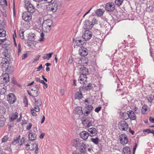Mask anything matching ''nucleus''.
Segmentation results:
<instances>
[{"label": "nucleus", "instance_id": "9", "mask_svg": "<svg viewBox=\"0 0 154 154\" xmlns=\"http://www.w3.org/2000/svg\"><path fill=\"white\" fill-rule=\"evenodd\" d=\"M7 99L8 103L10 104L14 103L16 100L14 94L12 93H10L8 95Z\"/></svg>", "mask_w": 154, "mask_h": 154}, {"label": "nucleus", "instance_id": "5", "mask_svg": "<svg viewBox=\"0 0 154 154\" xmlns=\"http://www.w3.org/2000/svg\"><path fill=\"white\" fill-rule=\"evenodd\" d=\"M25 7L28 12L31 13H34L35 11V7L29 2L25 3Z\"/></svg>", "mask_w": 154, "mask_h": 154}, {"label": "nucleus", "instance_id": "23", "mask_svg": "<svg viewBox=\"0 0 154 154\" xmlns=\"http://www.w3.org/2000/svg\"><path fill=\"white\" fill-rule=\"evenodd\" d=\"M83 109L81 106H78L75 108V109L74 112L77 114H83Z\"/></svg>", "mask_w": 154, "mask_h": 154}, {"label": "nucleus", "instance_id": "55", "mask_svg": "<svg viewBox=\"0 0 154 154\" xmlns=\"http://www.w3.org/2000/svg\"><path fill=\"white\" fill-rule=\"evenodd\" d=\"M41 55H38L37 56H36L35 59H33V62H35L37 61L38 60L39 58L40 57Z\"/></svg>", "mask_w": 154, "mask_h": 154}, {"label": "nucleus", "instance_id": "44", "mask_svg": "<svg viewBox=\"0 0 154 154\" xmlns=\"http://www.w3.org/2000/svg\"><path fill=\"white\" fill-rule=\"evenodd\" d=\"M83 42L81 40H79L75 41L76 45L78 46H81L83 44Z\"/></svg>", "mask_w": 154, "mask_h": 154}, {"label": "nucleus", "instance_id": "2", "mask_svg": "<svg viewBox=\"0 0 154 154\" xmlns=\"http://www.w3.org/2000/svg\"><path fill=\"white\" fill-rule=\"evenodd\" d=\"M62 5V2L59 0H55L52 3L48 9V10L53 12H56L58 8H60Z\"/></svg>", "mask_w": 154, "mask_h": 154}, {"label": "nucleus", "instance_id": "54", "mask_svg": "<svg viewBox=\"0 0 154 154\" xmlns=\"http://www.w3.org/2000/svg\"><path fill=\"white\" fill-rule=\"evenodd\" d=\"M33 109V108L31 109V112L32 115L34 116H37L36 113L34 112Z\"/></svg>", "mask_w": 154, "mask_h": 154}, {"label": "nucleus", "instance_id": "32", "mask_svg": "<svg viewBox=\"0 0 154 154\" xmlns=\"http://www.w3.org/2000/svg\"><path fill=\"white\" fill-rule=\"evenodd\" d=\"M148 106L145 105H144L141 109V112L143 114H145L148 112Z\"/></svg>", "mask_w": 154, "mask_h": 154}, {"label": "nucleus", "instance_id": "57", "mask_svg": "<svg viewBox=\"0 0 154 154\" xmlns=\"http://www.w3.org/2000/svg\"><path fill=\"white\" fill-rule=\"evenodd\" d=\"M0 2L1 3L2 2L3 5L7 6V4L6 0H0Z\"/></svg>", "mask_w": 154, "mask_h": 154}, {"label": "nucleus", "instance_id": "13", "mask_svg": "<svg viewBox=\"0 0 154 154\" xmlns=\"http://www.w3.org/2000/svg\"><path fill=\"white\" fill-rule=\"evenodd\" d=\"M79 53L80 56L85 57L88 54V51L86 48L81 47L79 49Z\"/></svg>", "mask_w": 154, "mask_h": 154}, {"label": "nucleus", "instance_id": "36", "mask_svg": "<svg viewBox=\"0 0 154 154\" xmlns=\"http://www.w3.org/2000/svg\"><path fill=\"white\" fill-rule=\"evenodd\" d=\"M53 54V52H51L49 54H46L43 57V58L44 59H47V60H49Z\"/></svg>", "mask_w": 154, "mask_h": 154}, {"label": "nucleus", "instance_id": "1", "mask_svg": "<svg viewBox=\"0 0 154 154\" xmlns=\"http://www.w3.org/2000/svg\"><path fill=\"white\" fill-rule=\"evenodd\" d=\"M79 69L81 73L79 79V81L81 84H85L87 81L86 75L88 74V70L83 66L81 65H80Z\"/></svg>", "mask_w": 154, "mask_h": 154}, {"label": "nucleus", "instance_id": "31", "mask_svg": "<svg viewBox=\"0 0 154 154\" xmlns=\"http://www.w3.org/2000/svg\"><path fill=\"white\" fill-rule=\"evenodd\" d=\"M4 77L3 79V82H8L9 81V75L8 73H5L4 75Z\"/></svg>", "mask_w": 154, "mask_h": 154}, {"label": "nucleus", "instance_id": "33", "mask_svg": "<svg viewBox=\"0 0 154 154\" xmlns=\"http://www.w3.org/2000/svg\"><path fill=\"white\" fill-rule=\"evenodd\" d=\"M123 153L124 154H130L131 150L129 147H125L123 148Z\"/></svg>", "mask_w": 154, "mask_h": 154}, {"label": "nucleus", "instance_id": "35", "mask_svg": "<svg viewBox=\"0 0 154 154\" xmlns=\"http://www.w3.org/2000/svg\"><path fill=\"white\" fill-rule=\"evenodd\" d=\"M6 87L2 85V86H0V94H3L5 93L6 91Z\"/></svg>", "mask_w": 154, "mask_h": 154}, {"label": "nucleus", "instance_id": "56", "mask_svg": "<svg viewBox=\"0 0 154 154\" xmlns=\"http://www.w3.org/2000/svg\"><path fill=\"white\" fill-rule=\"evenodd\" d=\"M101 106H99L96 107L95 109V111L96 112H98L101 110Z\"/></svg>", "mask_w": 154, "mask_h": 154}, {"label": "nucleus", "instance_id": "17", "mask_svg": "<svg viewBox=\"0 0 154 154\" xmlns=\"http://www.w3.org/2000/svg\"><path fill=\"white\" fill-rule=\"evenodd\" d=\"M18 114L17 112H12L9 116V120L11 122H12L16 119L18 116Z\"/></svg>", "mask_w": 154, "mask_h": 154}, {"label": "nucleus", "instance_id": "8", "mask_svg": "<svg viewBox=\"0 0 154 154\" xmlns=\"http://www.w3.org/2000/svg\"><path fill=\"white\" fill-rule=\"evenodd\" d=\"M31 13L28 11H24L22 14L23 19L26 21H29L32 19Z\"/></svg>", "mask_w": 154, "mask_h": 154}, {"label": "nucleus", "instance_id": "60", "mask_svg": "<svg viewBox=\"0 0 154 154\" xmlns=\"http://www.w3.org/2000/svg\"><path fill=\"white\" fill-rule=\"evenodd\" d=\"M28 57V54H27L26 53L24 54H23L22 57V59L24 60L25 58H26Z\"/></svg>", "mask_w": 154, "mask_h": 154}, {"label": "nucleus", "instance_id": "52", "mask_svg": "<svg viewBox=\"0 0 154 154\" xmlns=\"http://www.w3.org/2000/svg\"><path fill=\"white\" fill-rule=\"evenodd\" d=\"M20 35V38L22 39H23L24 38V32L22 31H20L19 32Z\"/></svg>", "mask_w": 154, "mask_h": 154}, {"label": "nucleus", "instance_id": "16", "mask_svg": "<svg viewBox=\"0 0 154 154\" xmlns=\"http://www.w3.org/2000/svg\"><path fill=\"white\" fill-rule=\"evenodd\" d=\"M88 134L89 136L91 137H93L95 136L97 134V131L95 128H91L88 129Z\"/></svg>", "mask_w": 154, "mask_h": 154}, {"label": "nucleus", "instance_id": "7", "mask_svg": "<svg viewBox=\"0 0 154 154\" xmlns=\"http://www.w3.org/2000/svg\"><path fill=\"white\" fill-rule=\"evenodd\" d=\"M92 32L88 30H86L85 31L84 33L82 35V38L85 41H88L91 39L92 37Z\"/></svg>", "mask_w": 154, "mask_h": 154}, {"label": "nucleus", "instance_id": "34", "mask_svg": "<svg viewBox=\"0 0 154 154\" xmlns=\"http://www.w3.org/2000/svg\"><path fill=\"white\" fill-rule=\"evenodd\" d=\"M45 2H38V4L37 5V7L38 8H41L44 9L45 8Z\"/></svg>", "mask_w": 154, "mask_h": 154}, {"label": "nucleus", "instance_id": "21", "mask_svg": "<svg viewBox=\"0 0 154 154\" xmlns=\"http://www.w3.org/2000/svg\"><path fill=\"white\" fill-rule=\"evenodd\" d=\"M128 118H130L131 120H134L136 119V116L135 113L131 110L128 111Z\"/></svg>", "mask_w": 154, "mask_h": 154}, {"label": "nucleus", "instance_id": "40", "mask_svg": "<svg viewBox=\"0 0 154 154\" xmlns=\"http://www.w3.org/2000/svg\"><path fill=\"white\" fill-rule=\"evenodd\" d=\"M6 32L3 29H0V37H4L5 36Z\"/></svg>", "mask_w": 154, "mask_h": 154}, {"label": "nucleus", "instance_id": "4", "mask_svg": "<svg viewBox=\"0 0 154 154\" xmlns=\"http://www.w3.org/2000/svg\"><path fill=\"white\" fill-rule=\"evenodd\" d=\"M26 148L27 150H35V153L37 154L38 152V144L36 143L31 144L30 145L28 144L25 145Z\"/></svg>", "mask_w": 154, "mask_h": 154}, {"label": "nucleus", "instance_id": "24", "mask_svg": "<svg viewBox=\"0 0 154 154\" xmlns=\"http://www.w3.org/2000/svg\"><path fill=\"white\" fill-rule=\"evenodd\" d=\"M14 67L12 66H7L5 69L6 72L8 74H11L13 73L14 71Z\"/></svg>", "mask_w": 154, "mask_h": 154}, {"label": "nucleus", "instance_id": "59", "mask_svg": "<svg viewBox=\"0 0 154 154\" xmlns=\"http://www.w3.org/2000/svg\"><path fill=\"white\" fill-rule=\"evenodd\" d=\"M21 45H20L19 44L18 45V54L19 55V54L21 53Z\"/></svg>", "mask_w": 154, "mask_h": 154}, {"label": "nucleus", "instance_id": "39", "mask_svg": "<svg viewBox=\"0 0 154 154\" xmlns=\"http://www.w3.org/2000/svg\"><path fill=\"white\" fill-rule=\"evenodd\" d=\"M20 137V136H19L18 137L14 138V139L13 141L11 143L13 145H15L19 142V138Z\"/></svg>", "mask_w": 154, "mask_h": 154}, {"label": "nucleus", "instance_id": "46", "mask_svg": "<svg viewBox=\"0 0 154 154\" xmlns=\"http://www.w3.org/2000/svg\"><path fill=\"white\" fill-rule=\"evenodd\" d=\"M91 140L95 144H97L98 143V138L97 137L95 138H91Z\"/></svg>", "mask_w": 154, "mask_h": 154}, {"label": "nucleus", "instance_id": "29", "mask_svg": "<svg viewBox=\"0 0 154 154\" xmlns=\"http://www.w3.org/2000/svg\"><path fill=\"white\" fill-rule=\"evenodd\" d=\"M90 118V117H87L86 118H83L82 119V124L85 126L86 127L87 124L88 123L89 120V119Z\"/></svg>", "mask_w": 154, "mask_h": 154}, {"label": "nucleus", "instance_id": "20", "mask_svg": "<svg viewBox=\"0 0 154 154\" xmlns=\"http://www.w3.org/2000/svg\"><path fill=\"white\" fill-rule=\"evenodd\" d=\"M84 26L85 28L88 29H91L93 26L91 22L89 20H87L85 22L84 24Z\"/></svg>", "mask_w": 154, "mask_h": 154}, {"label": "nucleus", "instance_id": "26", "mask_svg": "<svg viewBox=\"0 0 154 154\" xmlns=\"http://www.w3.org/2000/svg\"><path fill=\"white\" fill-rule=\"evenodd\" d=\"M105 11L104 10L101 9H97L95 13L96 14L98 17H100L103 15Z\"/></svg>", "mask_w": 154, "mask_h": 154}, {"label": "nucleus", "instance_id": "11", "mask_svg": "<svg viewBox=\"0 0 154 154\" xmlns=\"http://www.w3.org/2000/svg\"><path fill=\"white\" fill-rule=\"evenodd\" d=\"M119 139L121 143L123 145L126 144L128 143V139L127 136L125 134L120 135Z\"/></svg>", "mask_w": 154, "mask_h": 154}, {"label": "nucleus", "instance_id": "50", "mask_svg": "<svg viewBox=\"0 0 154 154\" xmlns=\"http://www.w3.org/2000/svg\"><path fill=\"white\" fill-rule=\"evenodd\" d=\"M44 34L43 33V32H42L40 34V37L41 38L39 40V41L40 42H41L44 40Z\"/></svg>", "mask_w": 154, "mask_h": 154}, {"label": "nucleus", "instance_id": "47", "mask_svg": "<svg viewBox=\"0 0 154 154\" xmlns=\"http://www.w3.org/2000/svg\"><path fill=\"white\" fill-rule=\"evenodd\" d=\"M75 62L76 63H78L79 64H81L82 63V60L80 58L77 57L75 58Z\"/></svg>", "mask_w": 154, "mask_h": 154}, {"label": "nucleus", "instance_id": "25", "mask_svg": "<svg viewBox=\"0 0 154 154\" xmlns=\"http://www.w3.org/2000/svg\"><path fill=\"white\" fill-rule=\"evenodd\" d=\"M88 146V145L86 143H82L79 149L82 150V151L85 152V151H87Z\"/></svg>", "mask_w": 154, "mask_h": 154}, {"label": "nucleus", "instance_id": "28", "mask_svg": "<svg viewBox=\"0 0 154 154\" xmlns=\"http://www.w3.org/2000/svg\"><path fill=\"white\" fill-rule=\"evenodd\" d=\"M94 119L91 118L89 119V120L88 122V123L86 125V127H89L91 126H93L94 125Z\"/></svg>", "mask_w": 154, "mask_h": 154}, {"label": "nucleus", "instance_id": "63", "mask_svg": "<svg viewBox=\"0 0 154 154\" xmlns=\"http://www.w3.org/2000/svg\"><path fill=\"white\" fill-rule=\"evenodd\" d=\"M151 129H147L146 130H145L143 131V132H147L148 133H150Z\"/></svg>", "mask_w": 154, "mask_h": 154}, {"label": "nucleus", "instance_id": "45", "mask_svg": "<svg viewBox=\"0 0 154 154\" xmlns=\"http://www.w3.org/2000/svg\"><path fill=\"white\" fill-rule=\"evenodd\" d=\"M23 103L24 104L25 106L27 107L28 106V101L27 97L24 96L23 98Z\"/></svg>", "mask_w": 154, "mask_h": 154}, {"label": "nucleus", "instance_id": "30", "mask_svg": "<svg viewBox=\"0 0 154 154\" xmlns=\"http://www.w3.org/2000/svg\"><path fill=\"white\" fill-rule=\"evenodd\" d=\"M5 121V118L2 116H0V127L4 126Z\"/></svg>", "mask_w": 154, "mask_h": 154}, {"label": "nucleus", "instance_id": "41", "mask_svg": "<svg viewBox=\"0 0 154 154\" xmlns=\"http://www.w3.org/2000/svg\"><path fill=\"white\" fill-rule=\"evenodd\" d=\"M123 2V0H115V3L116 5L119 6L122 4Z\"/></svg>", "mask_w": 154, "mask_h": 154}, {"label": "nucleus", "instance_id": "42", "mask_svg": "<svg viewBox=\"0 0 154 154\" xmlns=\"http://www.w3.org/2000/svg\"><path fill=\"white\" fill-rule=\"evenodd\" d=\"M38 91H32L31 92V96L33 97V98H35V97H37L38 95Z\"/></svg>", "mask_w": 154, "mask_h": 154}, {"label": "nucleus", "instance_id": "64", "mask_svg": "<svg viewBox=\"0 0 154 154\" xmlns=\"http://www.w3.org/2000/svg\"><path fill=\"white\" fill-rule=\"evenodd\" d=\"M149 121L152 123H154V118L151 117H149Z\"/></svg>", "mask_w": 154, "mask_h": 154}, {"label": "nucleus", "instance_id": "27", "mask_svg": "<svg viewBox=\"0 0 154 154\" xmlns=\"http://www.w3.org/2000/svg\"><path fill=\"white\" fill-rule=\"evenodd\" d=\"M36 134L34 133H29V138L30 140H35L36 139Z\"/></svg>", "mask_w": 154, "mask_h": 154}, {"label": "nucleus", "instance_id": "10", "mask_svg": "<svg viewBox=\"0 0 154 154\" xmlns=\"http://www.w3.org/2000/svg\"><path fill=\"white\" fill-rule=\"evenodd\" d=\"M115 9V6L113 2H108L105 5V9L107 11H112Z\"/></svg>", "mask_w": 154, "mask_h": 154}, {"label": "nucleus", "instance_id": "58", "mask_svg": "<svg viewBox=\"0 0 154 154\" xmlns=\"http://www.w3.org/2000/svg\"><path fill=\"white\" fill-rule=\"evenodd\" d=\"M32 126V124L31 123H29V125L27 126L26 128V130H29L31 128Z\"/></svg>", "mask_w": 154, "mask_h": 154}, {"label": "nucleus", "instance_id": "22", "mask_svg": "<svg viewBox=\"0 0 154 154\" xmlns=\"http://www.w3.org/2000/svg\"><path fill=\"white\" fill-rule=\"evenodd\" d=\"M35 102L33 103L34 106H40L42 103V100L41 99L39 98L36 99L35 98H33Z\"/></svg>", "mask_w": 154, "mask_h": 154}, {"label": "nucleus", "instance_id": "15", "mask_svg": "<svg viewBox=\"0 0 154 154\" xmlns=\"http://www.w3.org/2000/svg\"><path fill=\"white\" fill-rule=\"evenodd\" d=\"M9 65V62L7 59L6 58H3L0 63V66L2 68H6Z\"/></svg>", "mask_w": 154, "mask_h": 154}, {"label": "nucleus", "instance_id": "37", "mask_svg": "<svg viewBox=\"0 0 154 154\" xmlns=\"http://www.w3.org/2000/svg\"><path fill=\"white\" fill-rule=\"evenodd\" d=\"M147 100L149 103H151L154 99V96L152 94L146 97Z\"/></svg>", "mask_w": 154, "mask_h": 154}, {"label": "nucleus", "instance_id": "19", "mask_svg": "<svg viewBox=\"0 0 154 154\" xmlns=\"http://www.w3.org/2000/svg\"><path fill=\"white\" fill-rule=\"evenodd\" d=\"M83 97V95L82 92L80 91V89L79 91H77L75 93V98L76 99L81 100Z\"/></svg>", "mask_w": 154, "mask_h": 154}, {"label": "nucleus", "instance_id": "38", "mask_svg": "<svg viewBox=\"0 0 154 154\" xmlns=\"http://www.w3.org/2000/svg\"><path fill=\"white\" fill-rule=\"evenodd\" d=\"M128 111L127 112H124L123 113L122 116V117L123 119L127 120L128 119Z\"/></svg>", "mask_w": 154, "mask_h": 154}, {"label": "nucleus", "instance_id": "53", "mask_svg": "<svg viewBox=\"0 0 154 154\" xmlns=\"http://www.w3.org/2000/svg\"><path fill=\"white\" fill-rule=\"evenodd\" d=\"M91 23H92V25L94 26V25L97 23V21L96 19L94 18L93 19L92 22H91Z\"/></svg>", "mask_w": 154, "mask_h": 154}, {"label": "nucleus", "instance_id": "3", "mask_svg": "<svg viewBox=\"0 0 154 154\" xmlns=\"http://www.w3.org/2000/svg\"><path fill=\"white\" fill-rule=\"evenodd\" d=\"M52 24V21L51 20H45L43 22L42 29L43 31L48 32L50 30Z\"/></svg>", "mask_w": 154, "mask_h": 154}, {"label": "nucleus", "instance_id": "49", "mask_svg": "<svg viewBox=\"0 0 154 154\" xmlns=\"http://www.w3.org/2000/svg\"><path fill=\"white\" fill-rule=\"evenodd\" d=\"M34 108H33V110L35 111L36 112H38L40 110V108H39V106H34Z\"/></svg>", "mask_w": 154, "mask_h": 154}, {"label": "nucleus", "instance_id": "62", "mask_svg": "<svg viewBox=\"0 0 154 154\" xmlns=\"http://www.w3.org/2000/svg\"><path fill=\"white\" fill-rule=\"evenodd\" d=\"M43 87L44 89H45L48 88V84L47 83L45 82L43 84Z\"/></svg>", "mask_w": 154, "mask_h": 154}, {"label": "nucleus", "instance_id": "12", "mask_svg": "<svg viewBox=\"0 0 154 154\" xmlns=\"http://www.w3.org/2000/svg\"><path fill=\"white\" fill-rule=\"evenodd\" d=\"M93 107L91 105H88L83 109V114L85 116H88L93 109Z\"/></svg>", "mask_w": 154, "mask_h": 154}, {"label": "nucleus", "instance_id": "48", "mask_svg": "<svg viewBox=\"0 0 154 154\" xmlns=\"http://www.w3.org/2000/svg\"><path fill=\"white\" fill-rule=\"evenodd\" d=\"M8 137L7 136H4L2 139V142H6L8 140Z\"/></svg>", "mask_w": 154, "mask_h": 154}, {"label": "nucleus", "instance_id": "51", "mask_svg": "<svg viewBox=\"0 0 154 154\" xmlns=\"http://www.w3.org/2000/svg\"><path fill=\"white\" fill-rule=\"evenodd\" d=\"M92 86L91 84H89L88 85L85 87V89L86 90H89L92 88Z\"/></svg>", "mask_w": 154, "mask_h": 154}, {"label": "nucleus", "instance_id": "14", "mask_svg": "<svg viewBox=\"0 0 154 154\" xmlns=\"http://www.w3.org/2000/svg\"><path fill=\"white\" fill-rule=\"evenodd\" d=\"M82 144L81 141L79 139L76 138L74 139L73 141L72 145L76 148H79Z\"/></svg>", "mask_w": 154, "mask_h": 154}, {"label": "nucleus", "instance_id": "18", "mask_svg": "<svg viewBox=\"0 0 154 154\" xmlns=\"http://www.w3.org/2000/svg\"><path fill=\"white\" fill-rule=\"evenodd\" d=\"M79 135L80 137L84 140L87 139L89 135L88 133L85 131L81 132Z\"/></svg>", "mask_w": 154, "mask_h": 154}, {"label": "nucleus", "instance_id": "43", "mask_svg": "<svg viewBox=\"0 0 154 154\" xmlns=\"http://www.w3.org/2000/svg\"><path fill=\"white\" fill-rule=\"evenodd\" d=\"M40 87L39 86L36 85H35V87H33V88H32L31 90V92L33 91H39V90Z\"/></svg>", "mask_w": 154, "mask_h": 154}, {"label": "nucleus", "instance_id": "61", "mask_svg": "<svg viewBox=\"0 0 154 154\" xmlns=\"http://www.w3.org/2000/svg\"><path fill=\"white\" fill-rule=\"evenodd\" d=\"M72 61H73L72 57V56H70L69 57V60H68V63L69 64H71L72 63Z\"/></svg>", "mask_w": 154, "mask_h": 154}, {"label": "nucleus", "instance_id": "6", "mask_svg": "<svg viewBox=\"0 0 154 154\" xmlns=\"http://www.w3.org/2000/svg\"><path fill=\"white\" fill-rule=\"evenodd\" d=\"M118 126L120 130L123 131H126L128 128V123L124 120L121 121L119 122Z\"/></svg>", "mask_w": 154, "mask_h": 154}]
</instances>
